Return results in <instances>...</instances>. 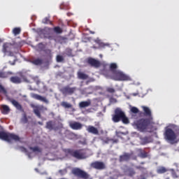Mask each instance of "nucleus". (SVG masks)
Returning <instances> with one entry per match:
<instances>
[{"label": "nucleus", "instance_id": "obj_11", "mask_svg": "<svg viewBox=\"0 0 179 179\" xmlns=\"http://www.w3.org/2000/svg\"><path fill=\"white\" fill-rule=\"evenodd\" d=\"M69 127L71 129H74L75 131H79L83 128V124L80 122H70Z\"/></svg>", "mask_w": 179, "mask_h": 179}, {"label": "nucleus", "instance_id": "obj_63", "mask_svg": "<svg viewBox=\"0 0 179 179\" xmlns=\"http://www.w3.org/2000/svg\"><path fill=\"white\" fill-rule=\"evenodd\" d=\"M45 110H47V108H45Z\"/></svg>", "mask_w": 179, "mask_h": 179}, {"label": "nucleus", "instance_id": "obj_15", "mask_svg": "<svg viewBox=\"0 0 179 179\" xmlns=\"http://www.w3.org/2000/svg\"><path fill=\"white\" fill-rule=\"evenodd\" d=\"M32 108H34V113L36 114L38 118H41V114L40 113V111L44 108L43 106H35L31 105Z\"/></svg>", "mask_w": 179, "mask_h": 179}, {"label": "nucleus", "instance_id": "obj_39", "mask_svg": "<svg viewBox=\"0 0 179 179\" xmlns=\"http://www.w3.org/2000/svg\"><path fill=\"white\" fill-rule=\"evenodd\" d=\"M0 93H2L5 96L8 94V92H6V90H5V88L1 85H0Z\"/></svg>", "mask_w": 179, "mask_h": 179}, {"label": "nucleus", "instance_id": "obj_44", "mask_svg": "<svg viewBox=\"0 0 179 179\" xmlns=\"http://www.w3.org/2000/svg\"><path fill=\"white\" fill-rule=\"evenodd\" d=\"M56 59L57 62H62V61H64V57L62 55H57Z\"/></svg>", "mask_w": 179, "mask_h": 179}, {"label": "nucleus", "instance_id": "obj_9", "mask_svg": "<svg viewBox=\"0 0 179 179\" xmlns=\"http://www.w3.org/2000/svg\"><path fill=\"white\" fill-rule=\"evenodd\" d=\"M63 94H73L76 92V87H71L69 86L64 87L60 90Z\"/></svg>", "mask_w": 179, "mask_h": 179}, {"label": "nucleus", "instance_id": "obj_21", "mask_svg": "<svg viewBox=\"0 0 179 179\" xmlns=\"http://www.w3.org/2000/svg\"><path fill=\"white\" fill-rule=\"evenodd\" d=\"M137 152H138V157H141V159H145L148 156V152L142 149H138Z\"/></svg>", "mask_w": 179, "mask_h": 179}, {"label": "nucleus", "instance_id": "obj_12", "mask_svg": "<svg viewBox=\"0 0 179 179\" xmlns=\"http://www.w3.org/2000/svg\"><path fill=\"white\" fill-rule=\"evenodd\" d=\"M91 166L93 169H96V170H103V169H106V164L101 162H92Z\"/></svg>", "mask_w": 179, "mask_h": 179}, {"label": "nucleus", "instance_id": "obj_3", "mask_svg": "<svg viewBox=\"0 0 179 179\" xmlns=\"http://www.w3.org/2000/svg\"><path fill=\"white\" fill-rule=\"evenodd\" d=\"M133 125L134 128H136L140 132H152V131H153V129H150L152 124H149V122L145 119L135 121Z\"/></svg>", "mask_w": 179, "mask_h": 179}, {"label": "nucleus", "instance_id": "obj_33", "mask_svg": "<svg viewBox=\"0 0 179 179\" xmlns=\"http://www.w3.org/2000/svg\"><path fill=\"white\" fill-rule=\"evenodd\" d=\"M121 120L123 124H129V120H128V117H125V113H124V112H123V117H121Z\"/></svg>", "mask_w": 179, "mask_h": 179}, {"label": "nucleus", "instance_id": "obj_17", "mask_svg": "<svg viewBox=\"0 0 179 179\" xmlns=\"http://www.w3.org/2000/svg\"><path fill=\"white\" fill-rule=\"evenodd\" d=\"M87 131L89 132V134H92L93 135H99V129H97V128L94 127V126H87Z\"/></svg>", "mask_w": 179, "mask_h": 179}, {"label": "nucleus", "instance_id": "obj_22", "mask_svg": "<svg viewBox=\"0 0 179 179\" xmlns=\"http://www.w3.org/2000/svg\"><path fill=\"white\" fill-rule=\"evenodd\" d=\"M43 61V59L37 58V59H32L30 60V63L33 64L34 65H41Z\"/></svg>", "mask_w": 179, "mask_h": 179}, {"label": "nucleus", "instance_id": "obj_23", "mask_svg": "<svg viewBox=\"0 0 179 179\" xmlns=\"http://www.w3.org/2000/svg\"><path fill=\"white\" fill-rule=\"evenodd\" d=\"M169 170L164 166H159L157 170V174H164V173H167Z\"/></svg>", "mask_w": 179, "mask_h": 179}, {"label": "nucleus", "instance_id": "obj_31", "mask_svg": "<svg viewBox=\"0 0 179 179\" xmlns=\"http://www.w3.org/2000/svg\"><path fill=\"white\" fill-rule=\"evenodd\" d=\"M61 106L64 108H71L72 107L71 103L65 101L62 102Z\"/></svg>", "mask_w": 179, "mask_h": 179}, {"label": "nucleus", "instance_id": "obj_16", "mask_svg": "<svg viewBox=\"0 0 179 179\" xmlns=\"http://www.w3.org/2000/svg\"><path fill=\"white\" fill-rule=\"evenodd\" d=\"M8 101H10L13 106H14V107H15L17 110H19V111H22V110H23V108H22V105H20V103H19L17 101L10 98H8Z\"/></svg>", "mask_w": 179, "mask_h": 179}, {"label": "nucleus", "instance_id": "obj_61", "mask_svg": "<svg viewBox=\"0 0 179 179\" xmlns=\"http://www.w3.org/2000/svg\"><path fill=\"white\" fill-rule=\"evenodd\" d=\"M166 179H170L169 178H166Z\"/></svg>", "mask_w": 179, "mask_h": 179}, {"label": "nucleus", "instance_id": "obj_6", "mask_svg": "<svg viewBox=\"0 0 179 179\" xmlns=\"http://www.w3.org/2000/svg\"><path fill=\"white\" fill-rule=\"evenodd\" d=\"M73 174L74 176H76L77 177H79L80 178L83 179H87L89 178V174L86 173L85 171H83L82 169L79 168H75L72 171Z\"/></svg>", "mask_w": 179, "mask_h": 179}, {"label": "nucleus", "instance_id": "obj_56", "mask_svg": "<svg viewBox=\"0 0 179 179\" xmlns=\"http://www.w3.org/2000/svg\"><path fill=\"white\" fill-rule=\"evenodd\" d=\"M48 52L49 54H51V50H48Z\"/></svg>", "mask_w": 179, "mask_h": 179}, {"label": "nucleus", "instance_id": "obj_41", "mask_svg": "<svg viewBox=\"0 0 179 179\" xmlns=\"http://www.w3.org/2000/svg\"><path fill=\"white\" fill-rule=\"evenodd\" d=\"M42 23H44L45 24H50L51 23V21H50V18L45 17L43 20Z\"/></svg>", "mask_w": 179, "mask_h": 179}, {"label": "nucleus", "instance_id": "obj_59", "mask_svg": "<svg viewBox=\"0 0 179 179\" xmlns=\"http://www.w3.org/2000/svg\"><path fill=\"white\" fill-rule=\"evenodd\" d=\"M12 65H15V62L13 63H11Z\"/></svg>", "mask_w": 179, "mask_h": 179}, {"label": "nucleus", "instance_id": "obj_47", "mask_svg": "<svg viewBox=\"0 0 179 179\" xmlns=\"http://www.w3.org/2000/svg\"><path fill=\"white\" fill-rule=\"evenodd\" d=\"M78 143H80L81 145H86V138H83V140L79 141Z\"/></svg>", "mask_w": 179, "mask_h": 179}, {"label": "nucleus", "instance_id": "obj_38", "mask_svg": "<svg viewBox=\"0 0 179 179\" xmlns=\"http://www.w3.org/2000/svg\"><path fill=\"white\" fill-rule=\"evenodd\" d=\"M169 171H171V175H172V177L173 178H178L179 176L177 175V173H176V171H174V169H169Z\"/></svg>", "mask_w": 179, "mask_h": 179}, {"label": "nucleus", "instance_id": "obj_60", "mask_svg": "<svg viewBox=\"0 0 179 179\" xmlns=\"http://www.w3.org/2000/svg\"><path fill=\"white\" fill-rule=\"evenodd\" d=\"M88 94H92V92H89Z\"/></svg>", "mask_w": 179, "mask_h": 179}, {"label": "nucleus", "instance_id": "obj_18", "mask_svg": "<svg viewBox=\"0 0 179 179\" xmlns=\"http://www.w3.org/2000/svg\"><path fill=\"white\" fill-rule=\"evenodd\" d=\"M90 104H92V100L88 99L87 101L80 102L79 107L80 108H86V107L90 106Z\"/></svg>", "mask_w": 179, "mask_h": 179}, {"label": "nucleus", "instance_id": "obj_14", "mask_svg": "<svg viewBox=\"0 0 179 179\" xmlns=\"http://www.w3.org/2000/svg\"><path fill=\"white\" fill-rule=\"evenodd\" d=\"M87 63L94 68H99V66H100V62L92 57L87 59Z\"/></svg>", "mask_w": 179, "mask_h": 179}, {"label": "nucleus", "instance_id": "obj_27", "mask_svg": "<svg viewBox=\"0 0 179 179\" xmlns=\"http://www.w3.org/2000/svg\"><path fill=\"white\" fill-rule=\"evenodd\" d=\"M102 141L105 143H110V142H113V143H118V140L117 139H110L108 138H106L105 140L102 139Z\"/></svg>", "mask_w": 179, "mask_h": 179}, {"label": "nucleus", "instance_id": "obj_1", "mask_svg": "<svg viewBox=\"0 0 179 179\" xmlns=\"http://www.w3.org/2000/svg\"><path fill=\"white\" fill-rule=\"evenodd\" d=\"M64 152L66 153V156L70 155L75 159L78 160H83V159H87L89 156H92V151L90 150H73L71 149H65Z\"/></svg>", "mask_w": 179, "mask_h": 179}, {"label": "nucleus", "instance_id": "obj_42", "mask_svg": "<svg viewBox=\"0 0 179 179\" xmlns=\"http://www.w3.org/2000/svg\"><path fill=\"white\" fill-rule=\"evenodd\" d=\"M106 92H108V93H115V90L113 87H106Z\"/></svg>", "mask_w": 179, "mask_h": 179}, {"label": "nucleus", "instance_id": "obj_35", "mask_svg": "<svg viewBox=\"0 0 179 179\" xmlns=\"http://www.w3.org/2000/svg\"><path fill=\"white\" fill-rule=\"evenodd\" d=\"M21 29L19 27L14 28L13 30V33L15 36H17V34H20Z\"/></svg>", "mask_w": 179, "mask_h": 179}, {"label": "nucleus", "instance_id": "obj_50", "mask_svg": "<svg viewBox=\"0 0 179 179\" xmlns=\"http://www.w3.org/2000/svg\"><path fill=\"white\" fill-rule=\"evenodd\" d=\"M38 48H41V50H43L44 45H43V43H39L38 45Z\"/></svg>", "mask_w": 179, "mask_h": 179}, {"label": "nucleus", "instance_id": "obj_40", "mask_svg": "<svg viewBox=\"0 0 179 179\" xmlns=\"http://www.w3.org/2000/svg\"><path fill=\"white\" fill-rule=\"evenodd\" d=\"M127 175H129L130 177L135 176V171H134V169H128Z\"/></svg>", "mask_w": 179, "mask_h": 179}, {"label": "nucleus", "instance_id": "obj_51", "mask_svg": "<svg viewBox=\"0 0 179 179\" xmlns=\"http://www.w3.org/2000/svg\"><path fill=\"white\" fill-rule=\"evenodd\" d=\"M122 134H124V133H122L121 131H116L117 136H121V135H122Z\"/></svg>", "mask_w": 179, "mask_h": 179}, {"label": "nucleus", "instance_id": "obj_57", "mask_svg": "<svg viewBox=\"0 0 179 179\" xmlns=\"http://www.w3.org/2000/svg\"><path fill=\"white\" fill-rule=\"evenodd\" d=\"M99 57H100L101 58H102V57H103V55H100Z\"/></svg>", "mask_w": 179, "mask_h": 179}, {"label": "nucleus", "instance_id": "obj_45", "mask_svg": "<svg viewBox=\"0 0 179 179\" xmlns=\"http://www.w3.org/2000/svg\"><path fill=\"white\" fill-rule=\"evenodd\" d=\"M59 173L60 174H62V176H64V174H66V173H67L66 169H62V170H59Z\"/></svg>", "mask_w": 179, "mask_h": 179}, {"label": "nucleus", "instance_id": "obj_55", "mask_svg": "<svg viewBox=\"0 0 179 179\" xmlns=\"http://www.w3.org/2000/svg\"><path fill=\"white\" fill-rule=\"evenodd\" d=\"M91 34H94V31H90Z\"/></svg>", "mask_w": 179, "mask_h": 179}, {"label": "nucleus", "instance_id": "obj_64", "mask_svg": "<svg viewBox=\"0 0 179 179\" xmlns=\"http://www.w3.org/2000/svg\"><path fill=\"white\" fill-rule=\"evenodd\" d=\"M0 43H1V41H0Z\"/></svg>", "mask_w": 179, "mask_h": 179}, {"label": "nucleus", "instance_id": "obj_49", "mask_svg": "<svg viewBox=\"0 0 179 179\" xmlns=\"http://www.w3.org/2000/svg\"><path fill=\"white\" fill-rule=\"evenodd\" d=\"M110 101L111 103H117V99H114V98H110Z\"/></svg>", "mask_w": 179, "mask_h": 179}, {"label": "nucleus", "instance_id": "obj_52", "mask_svg": "<svg viewBox=\"0 0 179 179\" xmlns=\"http://www.w3.org/2000/svg\"><path fill=\"white\" fill-rule=\"evenodd\" d=\"M173 166H176V167H178V164L174 163V164H173Z\"/></svg>", "mask_w": 179, "mask_h": 179}, {"label": "nucleus", "instance_id": "obj_43", "mask_svg": "<svg viewBox=\"0 0 179 179\" xmlns=\"http://www.w3.org/2000/svg\"><path fill=\"white\" fill-rule=\"evenodd\" d=\"M55 33H57L58 34H60V33H62V29L59 27H56L54 29Z\"/></svg>", "mask_w": 179, "mask_h": 179}, {"label": "nucleus", "instance_id": "obj_25", "mask_svg": "<svg viewBox=\"0 0 179 179\" xmlns=\"http://www.w3.org/2000/svg\"><path fill=\"white\" fill-rule=\"evenodd\" d=\"M1 111L3 114H8L9 111H10V108L6 105H3L1 106Z\"/></svg>", "mask_w": 179, "mask_h": 179}, {"label": "nucleus", "instance_id": "obj_7", "mask_svg": "<svg viewBox=\"0 0 179 179\" xmlns=\"http://www.w3.org/2000/svg\"><path fill=\"white\" fill-rule=\"evenodd\" d=\"M122 117H124V112L120 108H117L115 110V115H113V122H120Z\"/></svg>", "mask_w": 179, "mask_h": 179}, {"label": "nucleus", "instance_id": "obj_37", "mask_svg": "<svg viewBox=\"0 0 179 179\" xmlns=\"http://www.w3.org/2000/svg\"><path fill=\"white\" fill-rule=\"evenodd\" d=\"M130 110L134 113V114H138L139 113V109L135 106H132L130 109Z\"/></svg>", "mask_w": 179, "mask_h": 179}, {"label": "nucleus", "instance_id": "obj_58", "mask_svg": "<svg viewBox=\"0 0 179 179\" xmlns=\"http://www.w3.org/2000/svg\"><path fill=\"white\" fill-rule=\"evenodd\" d=\"M138 94H133V96H137Z\"/></svg>", "mask_w": 179, "mask_h": 179}, {"label": "nucleus", "instance_id": "obj_2", "mask_svg": "<svg viewBox=\"0 0 179 179\" xmlns=\"http://www.w3.org/2000/svg\"><path fill=\"white\" fill-rule=\"evenodd\" d=\"M176 134H179V127L178 126L173 124H170L165 127V138L167 141H170L173 142V141H176L177 136Z\"/></svg>", "mask_w": 179, "mask_h": 179}, {"label": "nucleus", "instance_id": "obj_5", "mask_svg": "<svg viewBox=\"0 0 179 179\" xmlns=\"http://www.w3.org/2000/svg\"><path fill=\"white\" fill-rule=\"evenodd\" d=\"M113 79L114 80H119V81H125V80H131V77L129 76L124 73V72L117 70L114 72L113 76Z\"/></svg>", "mask_w": 179, "mask_h": 179}, {"label": "nucleus", "instance_id": "obj_53", "mask_svg": "<svg viewBox=\"0 0 179 179\" xmlns=\"http://www.w3.org/2000/svg\"><path fill=\"white\" fill-rule=\"evenodd\" d=\"M90 82H94V79L90 78Z\"/></svg>", "mask_w": 179, "mask_h": 179}, {"label": "nucleus", "instance_id": "obj_48", "mask_svg": "<svg viewBox=\"0 0 179 179\" xmlns=\"http://www.w3.org/2000/svg\"><path fill=\"white\" fill-rule=\"evenodd\" d=\"M21 152H24V153H27V150L26 148L21 147L20 148Z\"/></svg>", "mask_w": 179, "mask_h": 179}, {"label": "nucleus", "instance_id": "obj_29", "mask_svg": "<svg viewBox=\"0 0 179 179\" xmlns=\"http://www.w3.org/2000/svg\"><path fill=\"white\" fill-rule=\"evenodd\" d=\"M9 75H13V73L10 71L5 73L0 72V78H8Z\"/></svg>", "mask_w": 179, "mask_h": 179}, {"label": "nucleus", "instance_id": "obj_20", "mask_svg": "<svg viewBox=\"0 0 179 179\" xmlns=\"http://www.w3.org/2000/svg\"><path fill=\"white\" fill-rule=\"evenodd\" d=\"M78 79H81L82 80H86V79H89V76L83 72L78 71Z\"/></svg>", "mask_w": 179, "mask_h": 179}, {"label": "nucleus", "instance_id": "obj_24", "mask_svg": "<svg viewBox=\"0 0 179 179\" xmlns=\"http://www.w3.org/2000/svg\"><path fill=\"white\" fill-rule=\"evenodd\" d=\"M10 80L12 83H22V79L17 76L11 77Z\"/></svg>", "mask_w": 179, "mask_h": 179}, {"label": "nucleus", "instance_id": "obj_36", "mask_svg": "<svg viewBox=\"0 0 179 179\" xmlns=\"http://www.w3.org/2000/svg\"><path fill=\"white\" fill-rule=\"evenodd\" d=\"M113 176H110V179H117V178H118L120 174L116 171H114L113 172Z\"/></svg>", "mask_w": 179, "mask_h": 179}, {"label": "nucleus", "instance_id": "obj_46", "mask_svg": "<svg viewBox=\"0 0 179 179\" xmlns=\"http://www.w3.org/2000/svg\"><path fill=\"white\" fill-rule=\"evenodd\" d=\"M21 122L24 124H26V122H27V117L25 116V115L22 118Z\"/></svg>", "mask_w": 179, "mask_h": 179}, {"label": "nucleus", "instance_id": "obj_28", "mask_svg": "<svg viewBox=\"0 0 179 179\" xmlns=\"http://www.w3.org/2000/svg\"><path fill=\"white\" fill-rule=\"evenodd\" d=\"M149 142H150V138H149L148 136L141 138L142 145H146V143H149Z\"/></svg>", "mask_w": 179, "mask_h": 179}, {"label": "nucleus", "instance_id": "obj_8", "mask_svg": "<svg viewBox=\"0 0 179 179\" xmlns=\"http://www.w3.org/2000/svg\"><path fill=\"white\" fill-rule=\"evenodd\" d=\"M13 47V45L11 43H4L3 45V50L2 52L5 55H8V57H13V53L10 52V50H12V48Z\"/></svg>", "mask_w": 179, "mask_h": 179}, {"label": "nucleus", "instance_id": "obj_34", "mask_svg": "<svg viewBox=\"0 0 179 179\" xmlns=\"http://www.w3.org/2000/svg\"><path fill=\"white\" fill-rule=\"evenodd\" d=\"M94 41L96 43V44H99L100 47H104V45H108V44H104L101 42V41L97 38L96 39L94 40Z\"/></svg>", "mask_w": 179, "mask_h": 179}, {"label": "nucleus", "instance_id": "obj_62", "mask_svg": "<svg viewBox=\"0 0 179 179\" xmlns=\"http://www.w3.org/2000/svg\"><path fill=\"white\" fill-rule=\"evenodd\" d=\"M14 61H16V59H14Z\"/></svg>", "mask_w": 179, "mask_h": 179}, {"label": "nucleus", "instance_id": "obj_30", "mask_svg": "<svg viewBox=\"0 0 179 179\" xmlns=\"http://www.w3.org/2000/svg\"><path fill=\"white\" fill-rule=\"evenodd\" d=\"M110 71H112V72L113 73V75H114V73L117 72V71H115V69H117V64H115V63L110 64Z\"/></svg>", "mask_w": 179, "mask_h": 179}, {"label": "nucleus", "instance_id": "obj_26", "mask_svg": "<svg viewBox=\"0 0 179 179\" xmlns=\"http://www.w3.org/2000/svg\"><path fill=\"white\" fill-rule=\"evenodd\" d=\"M143 110L145 114V115H148V117H150L152 115V112L150 111V109L146 106L143 107Z\"/></svg>", "mask_w": 179, "mask_h": 179}, {"label": "nucleus", "instance_id": "obj_54", "mask_svg": "<svg viewBox=\"0 0 179 179\" xmlns=\"http://www.w3.org/2000/svg\"><path fill=\"white\" fill-rule=\"evenodd\" d=\"M38 124H39V125H43V122H38Z\"/></svg>", "mask_w": 179, "mask_h": 179}, {"label": "nucleus", "instance_id": "obj_19", "mask_svg": "<svg viewBox=\"0 0 179 179\" xmlns=\"http://www.w3.org/2000/svg\"><path fill=\"white\" fill-rule=\"evenodd\" d=\"M131 159V155L128 153H124L123 155L120 157V162H128Z\"/></svg>", "mask_w": 179, "mask_h": 179}, {"label": "nucleus", "instance_id": "obj_4", "mask_svg": "<svg viewBox=\"0 0 179 179\" xmlns=\"http://www.w3.org/2000/svg\"><path fill=\"white\" fill-rule=\"evenodd\" d=\"M0 139L6 141V142L9 143L13 141H15V142H20V137H19V136L10 133L0 132Z\"/></svg>", "mask_w": 179, "mask_h": 179}, {"label": "nucleus", "instance_id": "obj_32", "mask_svg": "<svg viewBox=\"0 0 179 179\" xmlns=\"http://www.w3.org/2000/svg\"><path fill=\"white\" fill-rule=\"evenodd\" d=\"M46 128L48 129H52L54 128V122L52 121H49L46 123Z\"/></svg>", "mask_w": 179, "mask_h": 179}, {"label": "nucleus", "instance_id": "obj_10", "mask_svg": "<svg viewBox=\"0 0 179 179\" xmlns=\"http://www.w3.org/2000/svg\"><path fill=\"white\" fill-rule=\"evenodd\" d=\"M31 97H32V99H35V100L43 101V103H45V104H48V103H50V101L47 99V97L38 95L37 94L31 93Z\"/></svg>", "mask_w": 179, "mask_h": 179}, {"label": "nucleus", "instance_id": "obj_13", "mask_svg": "<svg viewBox=\"0 0 179 179\" xmlns=\"http://www.w3.org/2000/svg\"><path fill=\"white\" fill-rule=\"evenodd\" d=\"M30 150H32V152L31 153H27L29 159H32V156L33 155H34V153H41V148L35 146V147H30L29 148Z\"/></svg>", "mask_w": 179, "mask_h": 179}]
</instances>
